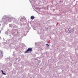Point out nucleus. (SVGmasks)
Segmentation results:
<instances>
[{"instance_id":"nucleus-3","label":"nucleus","mask_w":78,"mask_h":78,"mask_svg":"<svg viewBox=\"0 0 78 78\" xmlns=\"http://www.w3.org/2000/svg\"><path fill=\"white\" fill-rule=\"evenodd\" d=\"M1 72H2V74H3L4 75H6V73H3V71L2 70Z\"/></svg>"},{"instance_id":"nucleus-1","label":"nucleus","mask_w":78,"mask_h":78,"mask_svg":"<svg viewBox=\"0 0 78 78\" xmlns=\"http://www.w3.org/2000/svg\"><path fill=\"white\" fill-rule=\"evenodd\" d=\"M32 50H33L32 48H29L27 51H25L24 53H27L28 51H32Z\"/></svg>"},{"instance_id":"nucleus-2","label":"nucleus","mask_w":78,"mask_h":78,"mask_svg":"<svg viewBox=\"0 0 78 78\" xmlns=\"http://www.w3.org/2000/svg\"><path fill=\"white\" fill-rule=\"evenodd\" d=\"M30 19L32 20H33L34 19V16H31L30 17Z\"/></svg>"},{"instance_id":"nucleus-4","label":"nucleus","mask_w":78,"mask_h":78,"mask_svg":"<svg viewBox=\"0 0 78 78\" xmlns=\"http://www.w3.org/2000/svg\"><path fill=\"white\" fill-rule=\"evenodd\" d=\"M50 46V45H48V46Z\"/></svg>"},{"instance_id":"nucleus-5","label":"nucleus","mask_w":78,"mask_h":78,"mask_svg":"<svg viewBox=\"0 0 78 78\" xmlns=\"http://www.w3.org/2000/svg\"><path fill=\"white\" fill-rule=\"evenodd\" d=\"M46 45H48V44H46Z\"/></svg>"}]
</instances>
